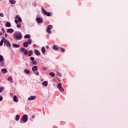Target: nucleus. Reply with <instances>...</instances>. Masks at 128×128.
Instances as JSON below:
<instances>
[{"label": "nucleus", "mask_w": 128, "mask_h": 128, "mask_svg": "<svg viewBox=\"0 0 128 128\" xmlns=\"http://www.w3.org/2000/svg\"><path fill=\"white\" fill-rule=\"evenodd\" d=\"M2 33L0 32V36H2Z\"/></svg>", "instance_id": "obj_47"}, {"label": "nucleus", "mask_w": 128, "mask_h": 128, "mask_svg": "<svg viewBox=\"0 0 128 128\" xmlns=\"http://www.w3.org/2000/svg\"><path fill=\"white\" fill-rule=\"evenodd\" d=\"M2 0H0V2L2 1Z\"/></svg>", "instance_id": "obj_50"}, {"label": "nucleus", "mask_w": 128, "mask_h": 128, "mask_svg": "<svg viewBox=\"0 0 128 128\" xmlns=\"http://www.w3.org/2000/svg\"><path fill=\"white\" fill-rule=\"evenodd\" d=\"M46 32H48V34H52V31L50 29H46Z\"/></svg>", "instance_id": "obj_29"}, {"label": "nucleus", "mask_w": 128, "mask_h": 128, "mask_svg": "<svg viewBox=\"0 0 128 128\" xmlns=\"http://www.w3.org/2000/svg\"><path fill=\"white\" fill-rule=\"evenodd\" d=\"M2 96H0V102H2Z\"/></svg>", "instance_id": "obj_42"}, {"label": "nucleus", "mask_w": 128, "mask_h": 128, "mask_svg": "<svg viewBox=\"0 0 128 128\" xmlns=\"http://www.w3.org/2000/svg\"><path fill=\"white\" fill-rule=\"evenodd\" d=\"M52 25H49L48 26L47 30H52Z\"/></svg>", "instance_id": "obj_28"}, {"label": "nucleus", "mask_w": 128, "mask_h": 128, "mask_svg": "<svg viewBox=\"0 0 128 128\" xmlns=\"http://www.w3.org/2000/svg\"><path fill=\"white\" fill-rule=\"evenodd\" d=\"M42 10L43 14L44 16H50V13L46 12V10L44 8V7H42Z\"/></svg>", "instance_id": "obj_2"}, {"label": "nucleus", "mask_w": 128, "mask_h": 128, "mask_svg": "<svg viewBox=\"0 0 128 128\" xmlns=\"http://www.w3.org/2000/svg\"><path fill=\"white\" fill-rule=\"evenodd\" d=\"M53 50H58L60 47L56 45H54V46L52 47Z\"/></svg>", "instance_id": "obj_9"}, {"label": "nucleus", "mask_w": 128, "mask_h": 128, "mask_svg": "<svg viewBox=\"0 0 128 128\" xmlns=\"http://www.w3.org/2000/svg\"><path fill=\"white\" fill-rule=\"evenodd\" d=\"M7 32H8L9 34H12V32H14V29L12 28L8 29Z\"/></svg>", "instance_id": "obj_16"}, {"label": "nucleus", "mask_w": 128, "mask_h": 128, "mask_svg": "<svg viewBox=\"0 0 128 128\" xmlns=\"http://www.w3.org/2000/svg\"><path fill=\"white\" fill-rule=\"evenodd\" d=\"M62 52H66V50H64V48H60Z\"/></svg>", "instance_id": "obj_35"}, {"label": "nucleus", "mask_w": 128, "mask_h": 128, "mask_svg": "<svg viewBox=\"0 0 128 128\" xmlns=\"http://www.w3.org/2000/svg\"><path fill=\"white\" fill-rule=\"evenodd\" d=\"M20 44H12V46H14V48H20Z\"/></svg>", "instance_id": "obj_26"}, {"label": "nucleus", "mask_w": 128, "mask_h": 128, "mask_svg": "<svg viewBox=\"0 0 128 128\" xmlns=\"http://www.w3.org/2000/svg\"><path fill=\"white\" fill-rule=\"evenodd\" d=\"M24 72H25V74H30V70L28 69H25L24 70Z\"/></svg>", "instance_id": "obj_20"}, {"label": "nucleus", "mask_w": 128, "mask_h": 128, "mask_svg": "<svg viewBox=\"0 0 128 128\" xmlns=\"http://www.w3.org/2000/svg\"><path fill=\"white\" fill-rule=\"evenodd\" d=\"M4 90V87L0 88V92H2V90Z\"/></svg>", "instance_id": "obj_34"}, {"label": "nucleus", "mask_w": 128, "mask_h": 128, "mask_svg": "<svg viewBox=\"0 0 128 128\" xmlns=\"http://www.w3.org/2000/svg\"><path fill=\"white\" fill-rule=\"evenodd\" d=\"M36 96H30L28 98V100H36Z\"/></svg>", "instance_id": "obj_8"}, {"label": "nucleus", "mask_w": 128, "mask_h": 128, "mask_svg": "<svg viewBox=\"0 0 128 128\" xmlns=\"http://www.w3.org/2000/svg\"><path fill=\"white\" fill-rule=\"evenodd\" d=\"M33 46H36V44H34V45Z\"/></svg>", "instance_id": "obj_49"}, {"label": "nucleus", "mask_w": 128, "mask_h": 128, "mask_svg": "<svg viewBox=\"0 0 128 128\" xmlns=\"http://www.w3.org/2000/svg\"><path fill=\"white\" fill-rule=\"evenodd\" d=\"M3 74H6V72H8V70H6V68H2L1 70Z\"/></svg>", "instance_id": "obj_18"}, {"label": "nucleus", "mask_w": 128, "mask_h": 128, "mask_svg": "<svg viewBox=\"0 0 128 128\" xmlns=\"http://www.w3.org/2000/svg\"><path fill=\"white\" fill-rule=\"evenodd\" d=\"M50 76H52V77L56 76V74H54V73L52 72H51L50 73Z\"/></svg>", "instance_id": "obj_27"}, {"label": "nucleus", "mask_w": 128, "mask_h": 128, "mask_svg": "<svg viewBox=\"0 0 128 128\" xmlns=\"http://www.w3.org/2000/svg\"><path fill=\"white\" fill-rule=\"evenodd\" d=\"M16 20V18H18V22H22V18H20V17H18V15H17L16 17H15Z\"/></svg>", "instance_id": "obj_12"}, {"label": "nucleus", "mask_w": 128, "mask_h": 128, "mask_svg": "<svg viewBox=\"0 0 128 128\" xmlns=\"http://www.w3.org/2000/svg\"><path fill=\"white\" fill-rule=\"evenodd\" d=\"M32 72H38V66H35L32 68Z\"/></svg>", "instance_id": "obj_11"}, {"label": "nucleus", "mask_w": 128, "mask_h": 128, "mask_svg": "<svg viewBox=\"0 0 128 128\" xmlns=\"http://www.w3.org/2000/svg\"><path fill=\"white\" fill-rule=\"evenodd\" d=\"M13 36L14 38L16 40H22V34L20 32H16L13 34Z\"/></svg>", "instance_id": "obj_1"}, {"label": "nucleus", "mask_w": 128, "mask_h": 128, "mask_svg": "<svg viewBox=\"0 0 128 128\" xmlns=\"http://www.w3.org/2000/svg\"><path fill=\"white\" fill-rule=\"evenodd\" d=\"M0 16H1V17L4 16V14L3 13H0Z\"/></svg>", "instance_id": "obj_40"}, {"label": "nucleus", "mask_w": 128, "mask_h": 128, "mask_svg": "<svg viewBox=\"0 0 128 128\" xmlns=\"http://www.w3.org/2000/svg\"><path fill=\"white\" fill-rule=\"evenodd\" d=\"M13 100L15 102H18V97L16 96H14Z\"/></svg>", "instance_id": "obj_14"}, {"label": "nucleus", "mask_w": 128, "mask_h": 128, "mask_svg": "<svg viewBox=\"0 0 128 128\" xmlns=\"http://www.w3.org/2000/svg\"><path fill=\"white\" fill-rule=\"evenodd\" d=\"M34 6H36V3H34Z\"/></svg>", "instance_id": "obj_48"}, {"label": "nucleus", "mask_w": 128, "mask_h": 128, "mask_svg": "<svg viewBox=\"0 0 128 128\" xmlns=\"http://www.w3.org/2000/svg\"><path fill=\"white\" fill-rule=\"evenodd\" d=\"M36 20L38 24H42V22H44L42 19L41 18H36Z\"/></svg>", "instance_id": "obj_7"}, {"label": "nucleus", "mask_w": 128, "mask_h": 128, "mask_svg": "<svg viewBox=\"0 0 128 128\" xmlns=\"http://www.w3.org/2000/svg\"><path fill=\"white\" fill-rule=\"evenodd\" d=\"M46 48H47V50H48V46H46Z\"/></svg>", "instance_id": "obj_46"}, {"label": "nucleus", "mask_w": 128, "mask_h": 128, "mask_svg": "<svg viewBox=\"0 0 128 128\" xmlns=\"http://www.w3.org/2000/svg\"><path fill=\"white\" fill-rule=\"evenodd\" d=\"M20 52H24L25 56H26L28 52V50H26V48H21Z\"/></svg>", "instance_id": "obj_6"}, {"label": "nucleus", "mask_w": 128, "mask_h": 128, "mask_svg": "<svg viewBox=\"0 0 128 128\" xmlns=\"http://www.w3.org/2000/svg\"><path fill=\"white\" fill-rule=\"evenodd\" d=\"M20 116L18 114L16 115V120H18Z\"/></svg>", "instance_id": "obj_25"}, {"label": "nucleus", "mask_w": 128, "mask_h": 128, "mask_svg": "<svg viewBox=\"0 0 128 128\" xmlns=\"http://www.w3.org/2000/svg\"><path fill=\"white\" fill-rule=\"evenodd\" d=\"M22 26V24L20 23H18L16 24V27L18 28H20Z\"/></svg>", "instance_id": "obj_31"}, {"label": "nucleus", "mask_w": 128, "mask_h": 128, "mask_svg": "<svg viewBox=\"0 0 128 128\" xmlns=\"http://www.w3.org/2000/svg\"><path fill=\"white\" fill-rule=\"evenodd\" d=\"M4 38H6L4 37H3L1 41L0 42V46H2L4 42Z\"/></svg>", "instance_id": "obj_13"}, {"label": "nucleus", "mask_w": 128, "mask_h": 128, "mask_svg": "<svg viewBox=\"0 0 128 128\" xmlns=\"http://www.w3.org/2000/svg\"><path fill=\"white\" fill-rule=\"evenodd\" d=\"M6 26L7 28H10V26H12V24L10 22H6Z\"/></svg>", "instance_id": "obj_15"}, {"label": "nucleus", "mask_w": 128, "mask_h": 128, "mask_svg": "<svg viewBox=\"0 0 128 128\" xmlns=\"http://www.w3.org/2000/svg\"><path fill=\"white\" fill-rule=\"evenodd\" d=\"M23 46L24 48H28V43L26 42H24L23 44Z\"/></svg>", "instance_id": "obj_17"}, {"label": "nucleus", "mask_w": 128, "mask_h": 128, "mask_svg": "<svg viewBox=\"0 0 128 128\" xmlns=\"http://www.w3.org/2000/svg\"><path fill=\"white\" fill-rule=\"evenodd\" d=\"M10 96H14V94H12V93H10Z\"/></svg>", "instance_id": "obj_44"}, {"label": "nucleus", "mask_w": 128, "mask_h": 128, "mask_svg": "<svg viewBox=\"0 0 128 128\" xmlns=\"http://www.w3.org/2000/svg\"><path fill=\"white\" fill-rule=\"evenodd\" d=\"M35 74H36V76H40V72H35Z\"/></svg>", "instance_id": "obj_37"}, {"label": "nucleus", "mask_w": 128, "mask_h": 128, "mask_svg": "<svg viewBox=\"0 0 128 128\" xmlns=\"http://www.w3.org/2000/svg\"><path fill=\"white\" fill-rule=\"evenodd\" d=\"M34 52L35 54H36V56L40 55V52L38 50H34Z\"/></svg>", "instance_id": "obj_10"}, {"label": "nucleus", "mask_w": 128, "mask_h": 128, "mask_svg": "<svg viewBox=\"0 0 128 128\" xmlns=\"http://www.w3.org/2000/svg\"><path fill=\"white\" fill-rule=\"evenodd\" d=\"M18 22H20V21H18V20H14V22H16V24H18Z\"/></svg>", "instance_id": "obj_39"}, {"label": "nucleus", "mask_w": 128, "mask_h": 128, "mask_svg": "<svg viewBox=\"0 0 128 128\" xmlns=\"http://www.w3.org/2000/svg\"><path fill=\"white\" fill-rule=\"evenodd\" d=\"M32 64H36V61H32Z\"/></svg>", "instance_id": "obj_38"}, {"label": "nucleus", "mask_w": 128, "mask_h": 128, "mask_svg": "<svg viewBox=\"0 0 128 128\" xmlns=\"http://www.w3.org/2000/svg\"><path fill=\"white\" fill-rule=\"evenodd\" d=\"M48 82L44 81L42 83V84L44 86H48Z\"/></svg>", "instance_id": "obj_21"}, {"label": "nucleus", "mask_w": 128, "mask_h": 128, "mask_svg": "<svg viewBox=\"0 0 128 128\" xmlns=\"http://www.w3.org/2000/svg\"><path fill=\"white\" fill-rule=\"evenodd\" d=\"M28 116L27 114H24L21 118L20 120L24 122H28Z\"/></svg>", "instance_id": "obj_3"}, {"label": "nucleus", "mask_w": 128, "mask_h": 128, "mask_svg": "<svg viewBox=\"0 0 128 128\" xmlns=\"http://www.w3.org/2000/svg\"><path fill=\"white\" fill-rule=\"evenodd\" d=\"M57 88H58L60 92H64V88L62 87V83L59 82L57 86Z\"/></svg>", "instance_id": "obj_5"}, {"label": "nucleus", "mask_w": 128, "mask_h": 128, "mask_svg": "<svg viewBox=\"0 0 128 128\" xmlns=\"http://www.w3.org/2000/svg\"><path fill=\"white\" fill-rule=\"evenodd\" d=\"M24 38H30V34H26L24 36Z\"/></svg>", "instance_id": "obj_24"}, {"label": "nucleus", "mask_w": 128, "mask_h": 128, "mask_svg": "<svg viewBox=\"0 0 128 128\" xmlns=\"http://www.w3.org/2000/svg\"><path fill=\"white\" fill-rule=\"evenodd\" d=\"M4 46H6L9 48H10V46H12L10 42L8 40H7L6 38H4Z\"/></svg>", "instance_id": "obj_4"}, {"label": "nucleus", "mask_w": 128, "mask_h": 128, "mask_svg": "<svg viewBox=\"0 0 128 128\" xmlns=\"http://www.w3.org/2000/svg\"><path fill=\"white\" fill-rule=\"evenodd\" d=\"M32 54H34L32 50H30L28 52V56H30Z\"/></svg>", "instance_id": "obj_23"}, {"label": "nucleus", "mask_w": 128, "mask_h": 128, "mask_svg": "<svg viewBox=\"0 0 128 128\" xmlns=\"http://www.w3.org/2000/svg\"><path fill=\"white\" fill-rule=\"evenodd\" d=\"M41 50L42 54H46V48L44 46H42L41 48Z\"/></svg>", "instance_id": "obj_19"}, {"label": "nucleus", "mask_w": 128, "mask_h": 128, "mask_svg": "<svg viewBox=\"0 0 128 128\" xmlns=\"http://www.w3.org/2000/svg\"><path fill=\"white\" fill-rule=\"evenodd\" d=\"M10 2L12 4H14L16 2V1L14 0H10Z\"/></svg>", "instance_id": "obj_22"}, {"label": "nucleus", "mask_w": 128, "mask_h": 128, "mask_svg": "<svg viewBox=\"0 0 128 128\" xmlns=\"http://www.w3.org/2000/svg\"><path fill=\"white\" fill-rule=\"evenodd\" d=\"M27 42H28V44H32V39L28 40Z\"/></svg>", "instance_id": "obj_33"}, {"label": "nucleus", "mask_w": 128, "mask_h": 128, "mask_svg": "<svg viewBox=\"0 0 128 128\" xmlns=\"http://www.w3.org/2000/svg\"><path fill=\"white\" fill-rule=\"evenodd\" d=\"M8 82H12V78L10 76L8 77Z\"/></svg>", "instance_id": "obj_30"}, {"label": "nucleus", "mask_w": 128, "mask_h": 128, "mask_svg": "<svg viewBox=\"0 0 128 128\" xmlns=\"http://www.w3.org/2000/svg\"><path fill=\"white\" fill-rule=\"evenodd\" d=\"M35 116H34V115L32 116V118H33V119L34 118Z\"/></svg>", "instance_id": "obj_43"}, {"label": "nucleus", "mask_w": 128, "mask_h": 128, "mask_svg": "<svg viewBox=\"0 0 128 128\" xmlns=\"http://www.w3.org/2000/svg\"><path fill=\"white\" fill-rule=\"evenodd\" d=\"M4 60V56L2 55H0V62H2Z\"/></svg>", "instance_id": "obj_32"}, {"label": "nucleus", "mask_w": 128, "mask_h": 128, "mask_svg": "<svg viewBox=\"0 0 128 128\" xmlns=\"http://www.w3.org/2000/svg\"><path fill=\"white\" fill-rule=\"evenodd\" d=\"M30 60H32V62H33V60H34V57H32V56L30 57Z\"/></svg>", "instance_id": "obj_36"}, {"label": "nucleus", "mask_w": 128, "mask_h": 128, "mask_svg": "<svg viewBox=\"0 0 128 128\" xmlns=\"http://www.w3.org/2000/svg\"><path fill=\"white\" fill-rule=\"evenodd\" d=\"M2 30V32H5V30H4V28H2V30Z\"/></svg>", "instance_id": "obj_41"}, {"label": "nucleus", "mask_w": 128, "mask_h": 128, "mask_svg": "<svg viewBox=\"0 0 128 128\" xmlns=\"http://www.w3.org/2000/svg\"><path fill=\"white\" fill-rule=\"evenodd\" d=\"M4 36H5V37H6V38H8V34H5Z\"/></svg>", "instance_id": "obj_45"}]
</instances>
